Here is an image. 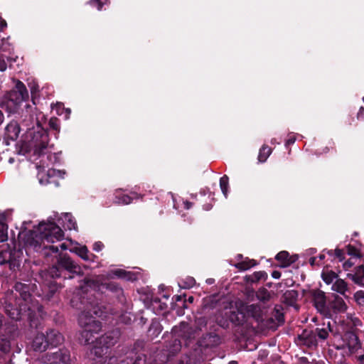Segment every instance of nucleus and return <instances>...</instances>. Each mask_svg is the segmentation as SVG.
<instances>
[{
  "label": "nucleus",
  "mask_w": 364,
  "mask_h": 364,
  "mask_svg": "<svg viewBox=\"0 0 364 364\" xmlns=\"http://www.w3.org/2000/svg\"><path fill=\"white\" fill-rule=\"evenodd\" d=\"M41 361L46 364H73L70 351L65 348L43 355Z\"/></svg>",
  "instance_id": "13"
},
{
  "label": "nucleus",
  "mask_w": 364,
  "mask_h": 364,
  "mask_svg": "<svg viewBox=\"0 0 364 364\" xmlns=\"http://www.w3.org/2000/svg\"><path fill=\"white\" fill-rule=\"evenodd\" d=\"M15 85L7 95L4 106L9 113L16 112L22 102L28 99V92L25 85L18 80H14Z\"/></svg>",
  "instance_id": "5"
},
{
  "label": "nucleus",
  "mask_w": 364,
  "mask_h": 364,
  "mask_svg": "<svg viewBox=\"0 0 364 364\" xmlns=\"http://www.w3.org/2000/svg\"><path fill=\"white\" fill-rule=\"evenodd\" d=\"M348 276L351 278L355 283L364 286V262L362 265L357 267L354 274H348Z\"/></svg>",
  "instance_id": "25"
},
{
  "label": "nucleus",
  "mask_w": 364,
  "mask_h": 364,
  "mask_svg": "<svg viewBox=\"0 0 364 364\" xmlns=\"http://www.w3.org/2000/svg\"><path fill=\"white\" fill-rule=\"evenodd\" d=\"M228 180L229 178L226 175L223 176L220 179V186L225 197H227L228 196Z\"/></svg>",
  "instance_id": "36"
},
{
  "label": "nucleus",
  "mask_w": 364,
  "mask_h": 364,
  "mask_svg": "<svg viewBox=\"0 0 364 364\" xmlns=\"http://www.w3.org/2000/svg\"><path fill=\"white\" fill-rule=\"evenodd\" d=\"M4 322V316L0 314V328L1 327Z\"/></svg>",
  "instance_id": "61"
},
{
  "label": "nucleus",
  "mask_w": 364,
  "mask_h": 364,
  "mask_svg": "<svg viewBox=\"0 0 364 364\" xmlns=\"http://www.w3.org/2000/svg\"><path fill=\"white\" fill-rule=\"evenodd\" d=\"M363 101L364 102V97H363Z\"/></svg>",
  "instance_id": "64"
},
{
  "label": "nucleus",
  "mask_w": 364,
  "mask_h": 364,
  "mask_svg": "<svg viewBox=\"0 0 364 364\" xmlns=\"http://www.w3.org/2000/svg\"><path fill=\"white\" fill-rule=\"evenodd\" d=\"M316 258L313 257L309 259V263L311 266H314L316 263Z\"/></svg>",
  "instance_id": "58"
},
{
  "label": "nucleus",
  "mask_w": 364,
  "mask_h": 364,
  "mask_svg": "<svg viewBox=\"0 0 364 364\" xmlns=\"http://www.w3.org/2000/svg\"><path fill=\"white\" fill-rule=\"evenodd\" d=\"M109 287L112 290H115L116 291H122V289L114 284H109Z\"/></svg>",
  "instance_id": "55"
},
{
  "label": "nucleus",
  "mask_w": 364,
  "mask_h": 364,
  "mask_svg": "<svg viewBox=\"0 0 364 364\" xmlns=\"http://www.w3.org/2000/svg\"><path fill=\"white\" fill-rule=\"evenodd\" d=\"M100 331H93L91 328H82L79 338L80 342L84 345H88L94 342L95 334L99 333Z\"/></svg>",
  "instance_id": "22"
},
{
  "label": "nucleus",
  "mask_w": 364,
  "mask_h": 364,
  "mask_svg": "<svg viewBox=\"0 0 364 364\" xmlns=\"http://www.w3.org/2000/svg\"><path fill=\"white\" fill-rule=\"evenodd\" d=\"M114 275L120 278H127V279H131L129 277L130 273L127 272L122 269H117L114 272Z\"/></svg>",
  "instance_id": "42"
},
{
  "label": "nucleus",
  "mask_w": 364,
  "mask_h": 364,
  "mask_svg": "<svg viewBox=\"0 0 364 364\" xmlns=\"http://www.w3.org/2000/svg\"><path fill=\"white\" fill-rule=\"evenodd\" d=\"M90 4L92 6H97L98 10H101L103 5L101 0H90Z\"/></svg>",
  "instance_id": "47"
},
{
  "label": "nucleus",
  "mask_w": 364,
  "mask_h": 364,
  "mask_svg": "<svg viewBox=\"0 0 364 364\" xmlns=\"http://www.w3.org/2000/svg\"><path fill=\"white\" fill-rule=\"evenodd\" d=\"M262 275V272H255V274H254V275H253L254 278H252V279H251V282H256V281L259 280V279H261Z\"/></svg>",
  "instance_id": "49"
},
{
  "label": "nucleus",
  "mask_w": 364,
  "mask_h": 364,
  "mask_svg": "<svg viewBox=\"0 0 364 364\" xmlns=\"http://www.w3.org/2000/svg\"><path fill=\"white\" fill-rule=\"evenodd\" d=\"M309 254H314L316 252L315 249H310V250H309Z\"/></svg>",
  "instance_id": "62"
},
{
  "label": "nucleus",
  "mask_w": 364,
  "mask_h": 364,
  "mask_svg": "<svg viewBox=\"0 0 364 364\" xmlns=\"http://www.w3.org/2000/svg\"><path fill=\"white\" fill-rule=\"evenodd\" d=\"M172 334L174 338L170 341L166 346V349H164L154 356V362H147L146 364H162L168 360L171 356L175 355L181 349V343L178 338L181 336H176L172 331Z\"/></svg>",
  "instance_id": "10"
},
{
  "label": "nucleus",
  "mask_w": 364,
  "mask_h": 364,
  "mask_svg": "<svg viewBox=\"0 0 364 364\" xmlns=\"http://www.w3.org/2000/svg\"><path fill=\"white\" fill-rule=\"evenodd\" d=\"M10 349V342L7 339H0V350L2 352H8Z\"/></svg>",
  "instance_id": "41"
},
{
  "label": "nucleus",
  "mask_w": 364,
  "mask_h": 364,
  "mask_svg": "<svg viewBox=\"0 0 364 364\" xmlns=\"http://www.w3.org/2000/svg\"><path fill=\"white\" fill-rule=\"evenodd\" d=\"M333 252H334L336 257L341 261L343 259V252L341 250L336 249L335 250H328V253L332 255Z\"/></svg>",
  "instance_id": "44"
},
{
  "label": "nucleus",
  "mask_w": 364,
  "mask_h": 364,
  "mask_svg": "<svg viewBox=\"0 0 364 364\" xmlns=\"http://www.w3.org/2000/svg\"><path fill=\"white\" fill-rule=\"evenodd\" d=\"M21 120L20 125L26 132V134L34 130L39 122L34 119L33 107L29 105H26V111L21 114Z\"/></svg>",
  "instance_id": "14"
},
{
  "label": "nucleus",
  "mask_w": 364,
  "mask_h": 364,
  "mask_svg": "<svg viewBox=\"0 0 364 364\" xmlns=\"http://www.w3.org/2000/svg\"><path fill=\"white\" fill-rule=\"evenodd\" d=\"M6 68H7V65H6V63L5 62L4 58H3V56L0 55V71L3 72V71L6 70Z\"/></svg>",
  "instance_id": "48"
},
{
  "label": "nucleus",
  "mask_w": 364,
  "mask_h": 364,
  "mask_svg": "<svg viewBox=\"0 0 364 364\" xmlns=\"http://www.w3.org/2000/svg\"><path fill=\"white\" fill-rule=\"evenodd\" d=\"M274 310L277 312V318L279 321H282L283 318V314L279 311V310L275 307Z\"/></svg>",
  "instance_id": "52"
},
{
  "label": "nucleus",
  "mask_w": 364,
  "mask_h": 364,
  "mask_svg": "<svg viewBox=\"0 0 364 364\" xmlns=\"http://www.w3.org/2000/svg\"><path fill=\"white\" fill-rule=\"evenodd\" d=\"M68 272L72 274L80 275L82 274L81 267L77 264L70 256L68 255H59L57 258V262L47 271L43 272L41 274L43 283L48 286L50 291H55V283L50 279H55L60 277H65L64 274Z\"/></svg>",
  "instance_id": "4"
},
{
  "label": "nucleus",
  "mask_w": 364,
  "mask_h": 364,
  "mask_svg": "<svg viewBox=\"0 0 364 364\" xmlns=\"http://www.w3.org/2000/svg\"><path fill=\"white\" fill-rule=\"evenodd\" d=\"M356 358L359 364H364V354L357 356Z\"/></svg>",
  "instance_id": "54"
},
{
  "label": "nucleus",
  "mask_w": 364,
  "mask_h": 364,
  "mask_svg": "<svg viewBox=\"0 0 364 364\" xmlns=\"http://www.w3.org/2000/svg\"><path fill=\"white\" fill-rule=\"evenodd\" d=\"M196 326L193 328L185 322H181L178 326L173 328V332L176 336H181L187 346L198 335L202 328L205 326L207 321L205 317H199L196 320Z\"/></svg>",
  "instance_id": "7"
},
{
  "label": "nucleus",
  "mask_w": 364,
  "mask_h": 364,
  "mask_svg": "<svg viewBox=\"0 0 364 364\" xmlns=\"http://www.w3.org/2000/svg\"><path fill=\"white\" fill-rule=\"evenodd\" d=\"M72 252L77 254L80 257H81L85 261H92L93 262L96 257V256L92 253H90L85 245L75 247L70 250Z\"/></svg>",
  "instance_id": "19"
},
{
  "label": "nucleus",
  "mask_w": 364,
  "mask_h": 364,
  "mask_svg": "<svg viewBox=\"0 0 364 364\" xmlns=\"http://www.w3.org/2000/svg\"><path fill=\"white\" fill-rule=\"evenodd\" d=\"M179 364H196V360L194 358L186 355L181 360Z\"/></svg>",
  "instance_id": "43"
},
{
  "label": "nucleus",
  "mask_w": 364,
  "mask_h": 364,
  "mask_svg": "<svg viewBox=\"0 0 364 364\" xmlns=\"http://www.w3.org/2000/svg\"><path fill=\"white\" fill-rule=\"evenodd\" d=\"M354 298L359 306L364 307V291H358L355 292Z\"/></svg>",
  "instance_id": "39"
},
{
  "label": "nucleus",
  "mask_w": 364,
  "mask_h": 364,
  "mask_svg": "<svg viewBox=\"0 0 364 364\" xmlns=\"http://www.w3.org/2000/svg\"><path fill=\"white\" fill-rule=\"evenodd\" d=\"M65 220L66 221V226L69 230H75L77 224L73 216L69 213H65Z\"/></svg>",
  "instance_id": "37"
},
{
  "label": "nucleus",
  "mask_w": 364,
  "mask_h": 364,
  "mask_svg": "<svg viewBox=\"0 0 364 364\" xmlns=\"http://www.w3.org/2000/svg\"><path fill=\"white\" fill-rule=\"evenodd\" d=\"M48 346V344L46 336L42 333H37L32 343V348L33 350L43 352L47 349Z\"/></svg>",
  "instance_id": "17"
},
{
  "label": "nucleus",
  "mask_w": 364,
  "mask_h": 364,
  "mask_svg": "<svg viewBox=\"0 0 364 364\" xmlns=\"http://www.w3.org/2000/svg\"><path fill=\"white\" fill-rule=\"evenodd\" d=\"M85 287H81L82 291H87V287H91L92 286H95V282L91 279H85Z\"/></svg>",
  "instance_id": "45"
},
{
  "label": "nucleus",
  "mask_w": 364,
  "mask_h": 364,
  "mask_svg": "<svg viewBox=\"0 0 364 364\" xmlns=\"http://www.w3.org/2000/svg\"><path fill=\"white\" fill-rule=\"evenodd\" d=\"M244 311L257 322L263 320V311L258 304L247 305L244 308Z\"/></svg>",
  "instance_id": "18"
},
{
  "label": "nucleus",
  "mask_w": 364,
  "mask_h": 364,
  "mask_svg": "<svg viewBox=\"0 0 364 364\" xmlns=\"http://www.w3.org/2000/svg\"><path fill=\"white\" fill-rule=\"evenodd\" d=\"M4 114L3 112L0 110V125L2 124L3 121H4Z\"/></svg>",
  "instance_id": "60"
},
{
  "label": "nucleus",
  "mask_w": 364,
  "mask_h": 364,
  "mask_svg": "<svg viewBox=\"0 0 364 364\" xmlns=\"http://www.w3.org/2000/svg\"><path fill=\"white\" fill-rule=\"evenodd\" d=\"M280 273L279 272H273L272 273V277L275 279H279L280 277Z\"/></svg>",
  "instance_id": "57"
},
{
  "label": "nucleus",
  "mask_w": 364,
  "mask_h": 364,
  "mask_svg": "<svg viewBox=\"0 0 364 364\" xmlns=\"http://www.w3.org/2000/svg\"><path fill=\"white\" fill-rule=\"evenodd\" d=\"M311 294L316 309L319 312H326V299L324 292L319 289H315L311 291Z\"/></svg>",
  "instance_id": "15"
},
{
  "label": "nucleus",
  "mask_w": 364,
  "mask_h": 364,
  "mask_svg": "<svg viewBox=\"0 0 364 364\" xmlns=\"http://www.w3.org/2000/svg\"><path fill=\"white\" fill-rule=\"evenodd\" d=\"M275 258L281 262L280 266L282 267H287L294 262V259H292V258L289 257V253L287 251H282L279 252L276 255Z\"/></svg>",
  "instance_id": "26"
},
{
  "label": "nucleus",
  "mask_w": 364,
  "mask_h": 364,
  "mask_svg": "<svg viewBox=\"0 0 364 364\" xmlns=\"http://www.w3.org/2000/svg\"><path fill=\"white\" fill-rule=\"evenodd\" d=\"M73 308L81 311L78 316V324L82 328H91L93 331H101V322L96 320L93 315L100 316L102 311L90 298H85L78 292L70 300Z\"/></svg>",
  "instance_id": "3"
},
{
  "label": "nucleus",
  "mask_w": 364,
  "mask_h": 364,
  "mask_svg": "<svg viewBox=\"0 0 364 364\" xmlns=\"http://www.w3.org/2000/svg\"><path fill=\"white\" fill-rule=\"evenodd\" d=\"M283 297L284 301L287 304L292 305L296 301V299L298 297V293L296 291L294 290H289L284 294Z\"/></svg>",
  "instance_id": "29"
},
{
  "label": "nucleus",
  "mask_w": 364,
  "mask_h": 364,
  "mask_svg": "<svg viewBox=\"0 0 364 364\" xmlns=\"http://www.w3.org/2000/svg\"><path fill=\"white\" fill-rule=\"evenodd\" d=\"M299 338L304 340V344L309 347L317 345L318 339L314 331H304Z\"/></svg>",
  "instance_id": "21"
},
{
  "label": "nucleus",
  "mask_w": 364,
  "mask_h": 364,
  "mask_svg": "<svg viewBox=\"0 0 364 364\" xmlns=\"http://www.w3.org/2000/svg\"><path fill=\"white\" fill-rule=\"evenodd\" d=\"M318 257L321 260H322L325 258V255L323 254H321V255H319Z\"/></svg>",
  "instance_id": "63"
},
{
  "label": "nucleus",
  "mask_w": 364,
  "mask_h": 364,
  "mask_svg": "<svg viewBox=\"0 0 364 364\" xmlns=\"http://www.w3.org/2000/svg\"><path fill=\"white\" fill-rule=\"evenodd\" d=\"M132 199L128 195H122L121 196L117 197L116 203L118 204L128 205L131 203Z\"/></svg>",
  "instance_id": "38"
},
{
  "label": "nucleus",
  "mask_w": 364,
  "mask_h": 364,
  "mask_svg": "<svg viewBox=\"0 0 364 364\" xmlns=\"http://www.w3.org/2000/svg\"><path fill=\"white\" fill-rule=\"evenodd\" d=\"M243 310L244 309H237V311H232L230 312L229 319L235 326L242 325L245 322V315Z\"/></svg>",
  "instance_id": "24"
},
{
  "label": "nucleus",
  "mask_w": 364,
  "mask_h": 364,
  "mask_svg": "<svg viewBox=\"0 0 364 364\" xmlns=\"http://www.w3.org/2000/svg\"><path fill=\"white\" fill-rule=\"evenodd\" d=\"M330 326L329 322L328 323L326 328H316L315 329V333L316 334L317 339L319 338L321 340H325L328 336V328Z\"/></svg>",
  "instance_id": "34"
},
{
  "label": "nucleus",
  "mask_w": 364,
  "mask_h": 364,
  "mask_svg": "<svg viewBox=\"0 0 364 364\" xmlns=\"http://www.w3.org/2000/svg\"><path fill=\"white\" fill-rule=\"evenodd\" d=\"M331 305V308L337 312H343L346 309V304L340 296H336Z\"/></svg>",
  "instance_id": "27"
},
{
  "label": "nucleus",
  "mask_w": 364,
  "mask_h": 364,
  "mask_svg": "<svg viewBox=\"0 0 364 364\" xmlns=\"http://www.w3.org/2000/svg\"><path fill=\"white\" fill-rule=\"evenodd\" d=\"M64 233L61 228L53 222L40 223L36 230H29L20 234V239L23 243L26 252H39L47 257L53 253L57 254L59 247L66 250L65 243L55 245L54 243L61 241Z\"/></svg>",
  "instance_id": "1"
},
{
  "label": "nucleus",
  "mask_w": 364,
  "mask_h": 364,
  "mask_svg": "<svg viewBox=\"0 0 364 364\" xmlns=\"http://www.w3.org/2000/svg\"><path fill=\"white\" fill-rule=\"evenodd\" d=\"M256 297L262 302H266L271 298L270 292L266 288H260L256 292Z\"/></svg>",
  "instance_id": "30"
},
{
  "label": "nucleus",
  "mask_w": 364,
  "mask_h": 364,
  "mask_svg": "<svg viewBox=\"0 0 364 364\" xmlns=\"http://www.w3.org/2000/svg\"><path fill=\"white\" fill-rule=\"evenodd\" d=\"M21 130L23 131V128H21L18 122L11 121L5 128V135L8 139L14 141L17 139Z\"/></svg>",
  "instance_id": "16"
},
{
  "label": "nucleus",
  "mask_w": 364,
  "mask_h": 364,
  "mask_svg": "<svg viewBox=\"0 0 364 364\" xmlns=\"http://www.w3.org/2000/svg\"><path fill=\"white\" fill-rule=\"evenodd\" d=\"M7 26V23L5 20H4L0 16V31H2Z\"/></svg>",
  "instance_id": "50"
},
{
  "label": "nucleus",
  "mask_w": 364,
  "mask_h": 364,
  "mask_svg": "<svg viewBox=\"0 0 364 364\" xmlns=\"http://www.w3.org/2000/svg\"><path fill=\"white\" fill-rule=\"evenodd\" d=\"M337 277V275L335 272L332 271H326L322 273V278L323 280L326 284H331L333 282L334 279H336Z\"/></svg>",
  "instance_id": "35"
},
{
  "label": "nucleus",
  "mask_w": 364,
  "mask_h": 364,
  "mask_svg": "<svg viewBox=\"0 0 364 364\" xmlns=\"http://www.w3.org/2000/svg\"><path fill=\"white\" fill-rule=\"evenodd\" d=\"M337 349L348 350L350 353H355L361 348V343L355 329L347 331L341 336Z\"/></svg>",
  "instance_id": "12"
},
{
  "label": "nucleus",
  "mask_w": 364,
  "mask_h": 364,
  "mask_svg": "<svg viewBox=\"0 0 364 364\" xmlns=\"http://www.w3.org/2000/svg\"><path fill=\"white\" fill-rule=\"evenodd\" d=\"M4 215H1L0 219V242H5L8 239V225L4 222Z\"/></svg>",
  "instance_id": "31"
},
{
  "label": "nucleus",
  "mask_w": 364,
  "mask_h": 364,
  "mask_svg": "<svg viewBox=\"0 0 364 364\" xmlns=\"http://www.w3.org/2000/svg\"><path fill=\"white\" fill-rule=\"evenodd\" d=\"M295 140H296L295 137H294V136H291V137H289V138L287 140V141H286V144H287V145L292 144H294V143L295 142Z\"/></svg>",
  "instance_id": "56"
},
{
  "label": "nucleus",
  "mask_w": 364,
  "mask_h": 364,
  "mask_svg": "<svg viewBox=\"0 0 364 364\" xmlns=\"http://www.w3.org/2000/svg\"><path fill=\"white\" fill-rule=\"evenodd\" d=\"M272 152L271 148H269L267 145H263L262 148L259 150V155H258V160L260 162H264L269 156L270 155Z\"/></svg>",
  "instance_id": "33"
},
{
  "label": "nucleus",
  "mask_w": 364,
  "mask_h": 364,
  "mask_svg": "<svg viewBox=\"0 0 364 364\" xmlns=\"http://www.w3.org/2000/svg\"><path fill=\"white\" fill-rule=\"evenodd\" d=\"M28 284L18 282L14 289L6 292L4 298L5 311L13 320L26 318L32 321L36 313L40 314L42 306L33 299Z\"/></svg>",
  "instance_id": "2"
},
{
  "label": "nucleus",
  "mask_w": 364,
  "mask_h": 364,
  "mask_svg": "<svg viewBox=\"0 0 364 364\" xmlns=\"http://www.w3.org/2000/svg\"><path fill=\"white\" fill-rule=\"evenodd\" d=\"M200 346L204 348H211L220 343V337L215 333H209L199 341Z\"/></svg>",
  "instance_id": "23"
},
{
  "label": "nucleus",
  "mask_w": 364,
  "mask_h": 364,
  "mask_svg": "<svg viewBox=\"0 0 364 364\" xmlns=\"http://www.w3.org/2000/svg\"><path fill=\"white\" fill-rule=\"evenodd\" d=\"M364 114V108L361 107L359 109V112L358 113V116L360 117L361 115Z\"/></svg>",
  "instance_id": "59"
},
{
  "label": "nucleus",
  "mask_w": 364,
  "mask_h": 364,
  "mask_svg": "<svg viewBox=\"0 0 364 364\" xmlns=\"http://www.w3.org/2000/svg\"><path fill=\"white\" fill-rule=\"evenodd\" d=\"M49 127L56 132L60 130V122L58 118L52 117L48 122Z\"/></svg>",
  "instance_id": "40"
},
{
  "label": "nucleus",
  "mask_w": 364,
  "mask_h": 364,
  "mask_svg": "<svg viewBox=\"0 0 364 364\" xmlns=\"http://www.w3.org/2000/svg\"><path fill=\"white\" fill-rule=\"evenodd\" d=\"M104 248V244L102 242H95L93 245V250L100 252Z\"/></svg>",
  "instance_id": "46"
},
{
  "label": "nucleus",
  "mask_w": 364,
  "mask_h": 364,
  "mask_svg": "<svg viewBox=\"0 0 364 364\" xmlns=\"http://www.w3.org/2000/svg\"><path fill=\"white\" fill-rule=\"evenodd\" d=\"M119 337L117 330L108 332L95 340L93 347L90 349V355L101 358L107 353L109 348L117 343Z\"/></svg>",
  "instance_id": "6"
},
{
  "label": "nucleus",
  "mask_w": 364,
  "mask_h": 364,
  "mask_svg": "<svg viewBox=\"0 0 364 364\" xmlns=\"http://www.w3.org/2000/svg\"><path fill=\"white\" fill-rule=\"evenodd\" d=\"M256 265V262L254 259H245L244 261H242L240 262L237 263L235 266L236 268L239 269L240 270L245 271L247 269H249L252 267H254Z\"/></svg>",
  "instance_id": "32"
},
{
  "label": "nucleus",
  "mask_w": 364,
  "mask_h": 364,
  "mask_svg": "<svg viewBox=\"0 0 364 364\" xmlns=\"http://www.w3.org/2000/svg\"><path fill=\"white\" fill-rule=\"evenodd\" d=\"M353 324L355 327H357V326H361V321H360L359 318H354L353 320Z\"/></svg>",
  "instance_id": "53"
},
{
  "label": "nucleus",
  "mask_w": 364,
  "mask_h": 364,
  "mask_svg": "<svg viewBox=\"0 0 364 364\" xmlns=\"http://www.w3.org/2000/svg\"><path fill=\"white\" fill-rule=\"evenodd\" d=\"M95 362V364H146V357L144 354L136 355L134 358L132 356L127 355L118 360L114 356H103L101 358H96L95 356H90Z\"/></svg>",
  "instance_id": "11"
},
{
  "label": "nucleus",
  "mask_w": 364,
  "mask_h": 364,
  "mask_svg": "<svg viewBox=\"0 0 364 364\" xmlns=\"http://www.w3.org/2000/svg\"><path fill=\"white\" fill-rule=\"evenodd\" d=\"M28 140V146L33 150L35 154L41 155L43 154L48 144V135L47 132L37 123L36 128L26 134Z\"/></svg>",
  "instance_id": "8"
},
{
  "label": "nucleus",
  "mask_w": 364,
  "mask_h": 364,
  "mask_svg": "<svg viewBox=\"0 0 364 364\" xmlns=\"http://www.w3.org/2000/svg\"><path fill=\"white\" fill-rule=\"evenodd\" d=\"M332 289L340 293L341 294L344 295L346 291L347 290V284L344 280L337 279L332 285Z\"/></svg>",
  "instance_id": "28"
},
{
  "label": "nucleus",
  "mask_w": 364,
  "mask_h": 364,
  "mask_svg": "<svg viewBox=\"0 0 364 364\" xmlns=\"http://www.w3.org/2000/svg\"><path fill=\"white\" fill-rule=\"evenodd\" d=\"M22 256L21 249H11L6 245L0 247V265L8 264L11 270L15 271L20 267Z\"/></svg>",
  "instance_id": "9"
},
{
  "label": "nucleus",
  "mask_w": 364,
  "mask_h": 364,
  "mask_svg": "<svg viewBox=\"0 0 364 364\" xmlns=\"http://www.w3.org/2000/svg\"><path fill=\"white\" fill-rule=\"evenodd\" d=\"M48 345L56 346L63 342V335L56 330H50L46 336Z\"/></svg>",
  "instance_id": "20"
},
{
  "label": "nucleus",
  "mask_w": 364,
  "mask_h": 364,
  "mask_svg": "<svg viewBox=\"0 0 364 364\" xmlns=\"http://www.w3.org/2000/svg\"><path fill=\"white\" fill-rule=\"evenodd\" d=\"M195 284V280L193 278H189L188 279V282H187V285L185 286L186 288H190L191 287H193Z\"/></svg>",
  "instance_id": "51"
}]
</instances>
